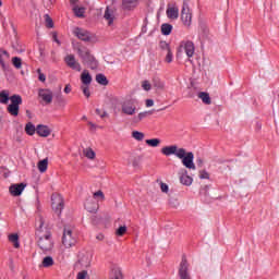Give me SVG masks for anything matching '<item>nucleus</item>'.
<instances>
[{
	"label": "nucleus",
	"instance_id": "23",
	"mask_svg": "<svg viewBox=\"0 0 279 279\" xmlns=\"http://www.w3.org/2000/svg\"><path fill=\"white\" fill-rule=\"evenodd\" d=\"M49 167V158H45L37 163V169L40 173H45Z\"/></svg>",
	"mask_w": 279,
	"mask_h": 279
},
{
	"label": "nucleus",
	"instance_id": "64",
	"mask_svg": "<svg viewBox=\"0 0 279 279\" xmlns=\"http://www.w3.org/2000/svg\"><path fill=\"white\" fill-rule=\"evenodd\" d=\"M82 119H83V121H86V116H84Z\"/></svg>",
	"mask_w": 279,
	"mask_h": 279
},
{
	"label": "nucleus",
	"instance_id": "53",
	"mask_svg": "<svg viewBox=\"0 0 279 279\" xmlns=\"http://www.w3.org/2000/svg\"><path fill=\"white\" fill-rule=\"evenodd\" d=\"M52 38L54 40V43H57V45H61L60 40L58 39V33H52Z\"/></svg>",
	"mask_w": 279,
	"mask_h": 279
},
{
	"label": "nucleus",
	"instance_id": "59",
	"mask_svg": "<svg viewBox=\"0 0 279 279\" xmlns=\"http://www.w3.org/2000/svg\"><path fill=\"white\" fill-rule=\"evenodd\" d=\"M96 239L98 240V241H104V239H105V236H104V234H98L97 236H96Z\"/></svg>",
	"mask_w": 279,
	"mask_h": 279
},
{
	"label": "nucleus",
	"instance_id": "13",
	"mask_svg": "<svg viewBox=\"0 0 279 279\" xmlns=\"http://www.w3.org/2000/svg\"><path fill=\"white\" fill-rule=\"evenodd\" d=\"M64 62L68 64V66L70 69H72L73 71H82V65L80 64V62H77L75 60V56L74 54H68L64 58Z\"/></svg>",
	"mask_w": 279,
	"mask_h": 279
},
{
	"label": "nucleus",
	"instance_id": "27",
	"mask_svg": "<svg viewBox=\"0 0 279 279\" xmlns=\"http://www.w3.org/2000/svg\"><path fill=\"white\" fill-rule=\"evenodd\" d=\"M54 262H53V257L51 256H46L44 257L40 267H45V268H49V267H53Z\"/></svg>",
	"mask_w": 279,
	"mask_h": 279
},
{
	"label": "nucleus",
	"instance_id": "16",
	"mask_svg": "<svg viewBox=\"0 0 279 279\" xmlns=\"http://www.w3.org/2000/svg\"><path fill=\"white\" fill-rule=\"evenodd\" d=\"M85 208L88 213H97L99 205L93 198H89L85 202Z\"/></svg>",
	"mask_w": 279,
	"mask_h": 279
},
{
	"label": "nucleus",
	"instance_id": "29",
	"mask_svg": "<svg viewBox=\"0 0 279 279\" xmlns=\"http://www.w3.org/2000/svg\"><path fill=\"white\" fill-rule=\"evenodd\" d=\"M96 82L98 84H100V86H108L109 82H108V77H106V75L99 73L96 75Z\"/></svg>",
	"mask_w": 279,
	"mask_h": 279
},
{
	"label": "nucleus",
	"instance_id": "11",
	"mask_svg": "<svg viewBox=\"0 0 279 279\" xmlns=\"http://www.w3.org/2000/svg\"><path fill=\"white\" fill-rule=\"evenodd\" d=\"M38 97L47 105L51 104L53 101V92L49 88H40L38 90Z\"/></svg>",
	"mask_w": 279,
	"mask_h": 279
},
{
	"label": "nucleus",
	"instance_id": "7",
	"mask_svg": "<svg viewBox=\"0 0 279 279\" xmlns=\"http://www.w3.org/2000/svg\"><path fill=\"white\" fill-rule=\"evenodd\" d=\"M11 104L8 106L7 111L11 117H16L19 114L20 106L23 104V97L21 95L14 94L10 97Z\"/></svg>",
	"mask_w": 279,
	"mask_h": 279
},
{
	"label": "nucleus",
	"instance_id": "5",
	"mask_svg": "<svg viewBox=\"0 0 279 279\" xmlns=\"http://www.w3.org/2000/svg\"><path fill=\"white\" fill-rule=\"evenodd\" d=\"M62 244L64 247L68 250L77 245V235L73 233V230L70 228H64L63 229V235H62Z\"/></svg>",
	"mask_w": 279,
	"mask_h": 279
},
{
	"label": "nucleus",
	"instance_id": "19",
	"mask_svg": "<svg viewBox=\"0 0 279 279\" xmlns=\"http://www.w3.org/2000/svg\"><path fill=\"white\" fill-rule=\"evenodd\" d=\"M184 51H185L187 58H193V56L195 53V45L193 44V41H186L184 44Z\"/></svg>",
	"mask_w": 279,
	"mask_h": 279
},
{
	"label": "nucleus",
	"instance_id": "18",
	"mask_svg": "<svg viewBox=\"0 0 279 279\" xmlns=\"http://www.w3.org/2000/svg\"><path fill=\"white\" fill-rule=\"evenodd\" d=\"M166 14L168 19L175 21V19L180 16V10L178 9V7H168Z\"/></svg>",
	"mask_w": 279,
	"mask_h": 279
},
{
	"label": "nucleus",
	"instance_id": "21",
	"mask_svg": "<svg viewBox=\"0 0 279 279\" xmlns=\"http://www.w3.org/2000/svg\"><path fill=\"white\" fill-rule=\"evenodd\" d=\"M138 5V0H122L123 10H134Z\"/></svg>",
	"mask_w": 279,
	"mask_h": 279
},
{
	"label": "nucleus",
	"instance_id": "44",
	"mask_svg": "<svg viewBox=\"0 0 279 279\" xmlns=\"http://www.w3.org/2000/svg\"><path fill=\"white\" fill-rule=\"evenodd\" d=\"M199 178L201 180H210V174L206 170H201Z\"/></svg>",
	"mask_w": 279,
	"mask_h": 279
},
{
	"label": "nucleus",
	"instance_id": "63",
	"mask_svg": "<svg viewBox=\"0 0 279 279\" xmlns=\"http://www.w3.org/2000/svg\"><path fill=\"white\" fill-rule=\"evenodd\" d=\"M1 53H3L4 56H8V52L5 50H1Z\"/></svg>",
	"mask_w": 279,
	"mask_h": 279
},
{
	"label": "nucleus",
	"instance_id": "30",
	"mask_svg": "<svg viewBox=\"0 0 279 279\" xmlns=\"http://www.w3.org/2000/svg\"><path fill=\"white\" fill-rule=\"evenodd\" d=\"M181 184H184V186H191L193 184V178H191L189 174H183L180 177Z\"/></svg>",
	"mask_w": 279,
	"mask_h": 279
},
{
	"label": "nucleus",
	"instance_id": "33",
	"mask_svg": "<svg viewBox=\"0 0 279 279\" xmlns=\"http://www.w3.org/2000/svg\"><path fill=\"white\" fill-rule=\"evenodd\" d=\"M110 279H123V272H121V268H113L111 270Z\"/></svg>",
	"mask_w": 279,
	"mask_h": 279
},
{
	"label": "nucleus",
	"instance_id": "6",
	"mask_svg": "<svg viewBox=\"0 0 279 279\" xmlns=\"http://www.w3.org/2000/svg\"><path fill=\"white\" fill-rule=\"evenodd\" d=\"M190 269H191V264L189 263L186 255H182V258H181V262H180L179 268H178L179 278L180 279H192Z\"/></svg>",
	"mask_w": 279,
	"mask_h": 279
},
{
	"label": "nucleus",
	"instance_id": "56",
	"mask_svg": "<svg viewBox=\"0 0 279 279\" xmlns=\"http://www.w3.org/2000/svg\"><path fill=\"white\" fill-rule=\"evenodd\" d=\"M64 93H65V95H69V93H71V85L70 84L65 85Z\"/></svg>",
	"mask_w": 279,
	"mask_h": 279
},
{
	"label": "nucleus",
	"instance_id": "55",
	"mask_svg": "<svg viewBox=\"0 0 279 279\" xmlns=\"http://www.w3.org/2000/svg\"><path fill=\"white\" fill-rule=\"evenodd\" d=\"M154 106V99H146V107L151 108Z\"/></svg>",
	"mask_w": 279,
	"mask_h": 279
},
{
	"label": "nucleus",
	"instance_id": "37",
	"mask_svg": "<svg viewBox=\"0 0 279 279\" xmlns=\"http://www.w3.org/2000/svg\"><path fill=\"white\" fill-rule=\"evenodd\" d=\"M84 156L89 160H95L96 154H95V150H93V148H87L84 150Z\"/></svg>",
	"mask_w": 279,
	"mask_h": 279
},
{
	"label": "nucleus",
	"instance_id": "22",
	"mask_svg": "<svg viewBox=\"0 0 279 279\" xmlns=\"http://www.w3.org/2000/svg\"><path fill=\"white\" fill-rule=\"evenodd\" d=\"M197 97L203 101V104H205V106H210L213 104V99H210V94L206 92L198 93Z\"/></svg>",
	"mask_w": 279,
	"mask_h": 279
},
{
	"label": "nucleus",
	"instance_id": "58",
	"mask_svg": "<svg viewBox=\"0 0 279 279\" xmlns=\"http://www.w3.org/2000/svg\"><path fill=\"white\" fill-rule=\"evenodd\" d=\"M88 125L90 126L92 130H97V125L93 122H88Z\"/></svg>",
	"mask_w": 279,
	"mask_h": 279
},
{
	"label": "nucleus",
	"instance_id": "34",
	"mask_svg": "<svg viewBox=\"0 0 279 279\" xmlns=\"http://www.w3.org/2000/svg\"><path fill=\"white\" fill-rule=\"evenodd\" d=\"M10 101V93L8 90L0 92V104H8Z\"/></svg>",
	"mask_w": 279,
	"mask_h": 279
},
{
	"label": "nucleus",
	"instance_id": "32",
	"mask_svg": "<svg viewBox=\"0 0 279 279\" xmlns=\"http://www.w3.org/2000/svg\"><path fill=\"white\" fill-rule=\"evenodd\" d=\"M9 241L13 243V246L19 250L21 247V244L19 243V234L12 233L9 235Z\"/></svg>",
	"mask_w": 279,
	"mask_h": 279
},
{
	"label": "nucleus",
	"instance_id": "12",
	"mask_svg": "<svg viewBox=\"0 0 279 279\" xmlns=\"http://www.w3.org/2000/svg\"><path fill=\"white\" fill-rule=\"evenodd\" d=\"M26 186H27V184H25V183L11 184L10 187H9V193L13 197H20V195L23 194V191H25Z\"/></svg>",
	"mask_w": 279,
	"mask_h": 279
},
{
	"label": "nucleus",
	"instance_id": "46",
	"mask_svg": "<svg viewBox=\"0 0 279 279\" xmlns=\"http://www.w3.org/2000/svg\"><path fill=\"white\" fill-rule=\"evenodd\" d=\"M57 102L59 104V106H66V100L64 99V97H62V94H59L57 97Z\"/></svg>",
	"mask_w": 279,
	"mask_h": 279
},
{
	"label": "nucleus",
	"instance_id": "8",
	"mask_svg": "<svg viewBox=\"0 0 279 279\" xmlns=\"http://www.w3.org/2000/svg\"><path fill=\"white\" fill-rule=\"evenodd\" d=\"M51 206L52 210L60 217L62 215V210H64V198L60 194L51 195Z\"/></svg>",
	"mask_w": 279,
	"mask_h": 279
},
{
	"label": "nucleus",
	"instance_id": "42",
	"mask_svg": "<svg viewBox=\"0 0 279 279\" xmlns=\"http://www.w3.org/2000/svg\"><path fill=\"white\" fill-rule=\"evenodd\" d=\"M81 90H83V95H85L87 99L90 97V85H82Z\"/></svg>",
	"mask_w": 279,
	"mask_h": 279
},
{
	"label": "nucleus",
	"instance_id": "47",
	"mask_svg": "<svg viewBox=\"0 0 279 279\" xmlns=\"http://www.w3.org/2000/svg\"><path fill=\"white\" fill-rule=\"evenodd\" d=\"M86 278H88V271L86 270L80 271L76 277V279H86Z\"/></svg>",
	"mask_w": 279,
	"mask_h": 279
},
{
	"label": "nucleus",
	"instance_id": "38",
	"mask_svg": "<svg viewBox=\"0 0 279 279\" xmlns=\"http://www.w3.org/2000/svg\"><path fill=\"white\" fill-rule=\"evenodd\" d=\"M146 145H148L149 147H158V145H160V140L158 138L146 140Z\"/></svg>",
	"mask_w": 279,
	"mask_h": 279
},
{
	"label": "nucleus",
	"instance_id": "40",
	"mask_svg": "<svg viewBox=\"0 0 279 279\" xmlns=\"http://www.w3.org/2000/svg\"><path fill=\"white\" fill-rule=\"evenodd\" d=\"M132 136H133V138H135V141H143V138H145V133L138 132V131H133Z\"/></svg>",
	"mask_w": 279,
	"mask_h": 279
},
{
	"label": "nucleus",
	"instance_id": "35",
	"mask_svg": "<svg viewBox=\"0 0 279 279\" xmlns=\"http://www.w3.org/2000/svg\"><path fill=\"white\" fill-rule=\"evenodd\" d=\"M73 12H74L75 16H77L78 19H84V12H86V9L80 8V7H74Z\"/></svg>",
	"mask_w": 279,
	"mask_h": 279
},
{
	"label": "nucleus",
	"instance_id": "41",
	"mask_svg": "<svg viewBox=\"0 0 279 279\" xmlns=\"http://www.w3.org/2000/svg\"><path fill=\"white\" fill-rule=\"evenodd\" d=\"M125 232H128V227L126 226L119 227L116 230V236H123L125 234Z\"/></svg>",
	"mask_w": 279,
	"mask_h": 279
},
{
	"label": "nucleus",
	"instance_id": "52",
	"mask_svg": "<svg viewBox=\"0 0 279 279\" xmlns=\"http://www.w3.org/2000/svg\"><path fill=\"white\" fill-rule=\"evenodd\" d=\"M1 170L4 171V172H3V177H4V178H10V170H8V168L1 167Z\"/></svg>",
	"mask_w": 279,
	"mask_h": 279
},
{
	"label": "nucleus",
	"instance_id": "3",
	"mask_svg": "<svg viewBox=\"0 0 279 279\" xmlns=\"http://www.w3.org/2000/svg\"><path fill=\"white\" fill-rule=\"evenodd\" d=\"M76 51L83 64H87V66H89V69H92L93 71L97 69L99 62L97 61V59H95V56L90 53V50L88 48H82V46H78L76 47Z\"/></svg>",
	"mask_w": 279,
	"mask_h": 279
},
{
	"label": "nucleus",
	"instance_id": "50",
	"mask_svg": "<svg viewBox=\"0 0 279 279\" xmlns=\"http://www.w3.org/2000/svg\"><path fill=\"white\" fill-rule=\"evenodd\" d=\"M94 197H100V199L105 201L106 195H104V192L101 190L94 193Z\"/></svg>",
	"mask_w": 279,
	"mask_h": 279
},
{
	"label": "nucleus",
	"instance_id": "62",
	"mask_svg": "<svg viewBox=\"0 0 279 279\" xmlns=\"http://www.w3.org/2000/svg\"><path fill=\"white\" fill-rule=\"evenodd\" d=\"M257 130H262L263 125H260L259 123L256 124Z\"/></svg>",
	"mask_w": 279,
	"mask_h": 279
},
{
	"label": "nucleus",
	"instance_id": "54",
	"mask_svg": "<svg viewBox=\"0 0 279 279\" xmlns=\"http://www.w3.org/2000/svg\"><path fill=\"white\" fill-rule=\"evenodd\" d=\"M93 223L97 225L99 223V221H101V217L99 216H94L93 219H92Z\"/></svg>",
	"mask_w": 279,
	"mask_h": 279
},
{
	"label": "nucleus",
	"instance_id": "10",
	"mask_svg": "<svg viewBox=\"0 0 279 279\" xmlns=\"http://www.w3.org/2000/svg\"><path fill=\"white\" fill-rule=\"evenodd\" d=\"M74 36H76L78 40H83V43H90L93 40V34L81 27L74 29Z\"/></svg>",
	"mask_w": 279,
	"mask_h": 279
},
{
	"label": "nucleus",
	"instance_id": "20",
	"mask_svg": "<svg viewBox=\"0 0 279 279\" xmlns=\"http://www.w3.org/2000/svg\"><path fill=\"white\" fill-rule=\"evenodd\" d=\"M104 19L108 21V25L114 23V11H112L110 7L106 8Z\"/></svg>",
	"mask_w": 279,
	"mask_h": 279
},
{
	"label": "nucleus",
	"instance_id": "48",
	"mask_svg": "<svg viewBox=\"0 0 279 279\" xmlns=\"http://www.w3.org/2000/svg\"><path fill=\"white\" fill-rule=\"evenodd\" d=\"M96 114L100 116V119H106V117H108V112L101 109H96Z\"/></svg>",
	"mask_w": 279,
	"mask_h": 279
},
{
	"label": "nucleus",
	"instance_id": "17",
	"mask_svg": "<svg viewBox=\"0 0 279 279\" xmlns=\"http://www.w3.org/2000/svg\"><path fill=\"white\" fill-rule=\"evenodd\" d=\"M81 82H82L83 86H90V84L93 83V76L90 75V73L87 70H84L82 72Z\"/></svg>",
	"mask_w": 279,
	"mask_h": 279
},
{
	"label": "nucleus",
	"instance_id": "9",
	"mask_svg": "<svg viewBox=\"0 0 279 279\" xmlns=\"http://www.w3.org/2000/svg\"><path fill=\"white\" fill-rule=\"evenodd\" d=\"M181 21L185 27H191V23H193V14L191 13V9L186 2H183L181 10Z\"/></svg>",
	"mask_w": 279,
	"mask_h": 279
},
{
	"label": "nucleus",
	"instance_id": "43",
	"mask_svg": "<svg viewBox=\"0 0 279 279\" xmlns=\"http://www.w3.org/2000/svg\"><path fill=\"white\" fill-rule=\"evenodd\" d=\"M141 160H143V157L141 156H136L133 158L132 160V166L136 169L138 167H141Z\"/></svg>",
	"mask_w": 279,
	"mask_h": 279
},
{
	"label": "nucleus",
	"instance_id": "49",
	"mask_svg": "<svg viewBox=\"0 0 279 279\" xmlns=\"http://www.w3.org/2000/svg\"><path fill=\"white\" fill-rule=\"evenodd\" d=\"M161 193H169V185L167 183L160 182Z\"/></svg>",
	"mask_w": 279,
	"mask_h": 279
},
{
	"label": "nucleus",
	"instance_id": "15",
	"mask_svg": "<svg viewBox=\"0 0 279 279\" xmlns=\"http://www.w3.org/2000/svg\"><path fill=\"white\" fill-rule=\"evenodd\" d=\"M36 133L38 136H41L43 138H47V136L51 135V129H49L45 124H39L36 126Z\"/></svg>",
	"mask_w": 279,
	"mask_h": 279
},
{
	"label": "nucleus",
	"instance_id": "25",
	"mask_svg": "<svg viewBox=\"0 0 279 279\" xmlns=\"http://www.w3.org/2000/svg\"><path fill=\"white\" fill-rule=\"evenodd\" d=\"M78 265L85 268L90 267V256H88V254L81 256L78 259Z\"/></svg>",
	"mask_w": 279,
	"mask_h": 279
},
{
	"label": "nucleus",
	"instance_id": "61",
	"mask_svg": "<svg viewBox=\"0 0 279 279\" xmlns=\"http://www.w3.org/2000/svg\"><path fill=\"white\" fill-rule=\"evenodd\" d=\"M70 3H72V5H75V3H77V0H70Z\"/></svg>",
	"mask_w": 279,
	"mask_h": 279
},
{
	"label": "nucleus",
	"instance_id": "4",
	"mask_svg": "<svg viewBox=\"0 0 279 279\" xmlns=\"http://www.w3.org/2000/svg\"><path fill=\"white\" fill-rule=\"evenodd\" d=\"M138 106V100L136 98H126L121 102V112L126 114V117H134Z\"/></svg>",
	"mask_w": 279,
	"mask_h": 279
},
{
	"label": "nucleus",
	"instance_id": "31",
	"mask_svg": "<svg viewBox=\"0 0 279 279\" xmlns=\"http://www.w3.org/2000/svg\"><path fill=\"white\" fill-rule=\"evenodd\" d=\"M25 132L26 134H28V136H34V134H36V126L34 125V123L32 122L26 123Z\"/></svg>",
	"mask_w": 279,
	"mask_h": 279
},
{
	"label": "nucleus",
	"instance_id": "26",
	"mask_svg": "<svg viewBox=\"0 0 279 279\" xmlns=\"http://www.w3.org/2000/svg\"><path fill=\"white\" fill-rule=\"evenodd\" d=\"M153 87L158 92L165 90V83L160 78H153Z\"/></svg>",
	"mask_w": 279,
	"mask_h": 279
},
{
	"label": "nucleus",
	"instance_id": "36",
	"mask_svg": "<svg viewBox=\"0 0 279 279\" xmlns=\"http://www.w3.org/2000/svg\"><path fill=\"white\" fill-rule=\"evenodd\" d=\"M44 19H45V22H46V27L48 29H53V19H51V16H49V14H45Z\"/></svg>",
	"mask_w": 279,
	"mask_h": 279
},
{
	"label": "nucleus",
	"instance_id": "2",
	"mask_svg": "<svg viewBox=\"0 0 279 279\" xmlns=\"http://www.w3.org/2000/svg\"><path fill=\"white\" fill-rule=\"evenodd\" d=\"M45 222L41 220L40 227H39V233H38V241L37 245L44 254H48V252H51L53 250V239L51 238V232L47 231L45 234L40 233V230H43V226Z\"/></svg>",
	"mask_w": 279,
	"mask_h": 279
},
{
	"label": "nucleus",
	"instance_id": "14",
	"mask_svg": "<svg viewBox=\"0 0 279 279\" xmlns=\"http://www.w3.org/2000/svg\"><path fill=\"white\" fill-rule=\"evenodd\" d=\"M159 47L161 49V51H166V62L168 64H171V62H173V52H171V46H169V43L167 41H160L159 43Z\"/></svg>",
	"mask_w": 279,
	"mask_h": 279
},
{
	"label": "nucleus",
	"instance_id": "28",
	"mask_svg": "<svg viewBox=\"0 0 279 279\" xmlns=\"http://www.w3.org/2000/svg\"><path fill=\"white\" fill-rule=\"evenodd\" d=\"M172 31H173V25H171L169 23H165L161 25V34L163 36H169Z\"/></svg>",
	"mask_w": 279,
	"mask_h": 279
},
{
	"label": "nucleus",
	"instance_id": "60",
	"mask_svg": "<svg viewBox=\"0 0 279 279\" xmlns=\"http://www.w3.org/2000/svg\"><path fill=\"white\" fill-rule=\"evenodd\" d=\"M203 191H205V195H207V193H208V185H205Z\"/></svg>",
	"mask_w": 279,
	"mask_h": 279
},
{
	"label": "nucleus",
	"instance_id": "1",
	"mask_svg": "<svg viewBox=\"0 0 279 279\" xmlns=\"http://www.w3.org/2000/svg\"><path fill=\"white\" fill-rule=\"evenodd\" d=\"M161 154L163 156H177V158H180V160H182V165H184L186 169H192L193 171H195V162H193V160H195V155L193 154V151L186 153V149L178 148V145H171L162 147Z\"/></svg>",
	"mask_w": 279,
	"mask_h": 279
},
{
	"label": "nucleus",
	"instance_id": "24",
	"mask_svg": "<svg viewBox=\"0 0 279 279\" xmlns=\"http://www.w3.org/2000/svg\"><path fill=\"white\" fill-rule=\"evenodd\" d=\"M154 114V111H144L140 112L137 117L133 118V123H141L143 119H147V117Z\"/></svg>",
	"mask_w": 279,
	"mask_h": 279
},
{
	"label": "nucleus",
	"instance_id": "45",
	"mask_svg": "<svg viewBox=\"0 0 279 279\" xmlns=\"http://www.w3.org/2000/svg\"><path fill=\"white\" fill-rule=\"evenodd\" d=\"M142 88L146 92L151 90V83H149V81H143L142 82Z\"/></svg>",
	"mask_w": 279,
	"mask_h": 279
},
{
	"label": "nucleus",
	"instance_id": "57",
	"mask_svg": "<svg viewBox=\"0 0 279 279\" xmlns=\"http://www.w3.org/2000/svg\"><path fill=\"white\" fill-rule=\"evenodd\" d=\"M196 162H197V166H198V167H204V159L197 158V159H196Z\"/></svg>",
	"mask_w": 279,
	"mask_h": 279
},
{
	"label": "nucleus",
	"instance_id": "39",
	"mask_svg": "<svg viewBox=\"0 0 279 279\" xmlns=\"http://www.w3.org/2000/svg\"><path fill=\"white\" fill-rule=\"evenodd\" d=\"M12 64L15 66V69H21V66H23V60H21L19 57H14L12 59Z\"/></svg>",
	"mask_w": 279,
	"mask_h": 279
},
{
	"label": "nucleus",
	"instance_id": "51",
	"mask_svg": "<svg viewBox=\"0 0 279 279\" xmlns=\"http://www.w3.org/2000/svg\"><path fill=\"white\" fill-rule=\"evenodd\" d=\"M38 73V80L39 82H46L47 77L45 76V74L40 71V69L37 70Z\"/></svg>",
	"mask_w": 279,
	"mask_h": 279
}]
</instances>
